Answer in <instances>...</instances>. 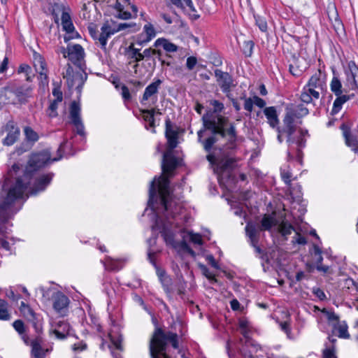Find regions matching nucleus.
Wrapping results in <instances>:
<instances>
[{
  "instance_id": "f257e3e1",
  "label": "nucleus",
  "mask_w": 358,
  "mask_h": 358,
  "mask_svg": "<svg viewBox=\"0 0 358 358\" xmlns=\"http://www.w3.org/2000/svg\"><path fill=\"white\" fill-rule=\"evenodd\" d=\"M201 120L203 129L197 132L198 142L207 153L206 160L218 175L233 171L237 162L234 152L238 139L236 124L227 116L212 113H206Z\"/></svg>"
},
{
  "instance_id": "f03ea898",
  "label": "nucleus",
  "mask_w": 358,
  "mask_h": 358,
  "mask_svg": "<svg viewBox=\"0 0 358 358\" xmlns=\"http://www.w3.org/2000/svg\"><path fill=\"white\" fill-rule=\"evenodd\" d=\"M50 161V153L48 151L43 150L32 153L23 176L17 178L15 182L8 188L6 196L0 202V209L4 211L10 210L15 201L22 199L34 173L45 167Z\"/></svg>"
},
{
  "instance_id": "7ed1b4c3",
  "label": "nucleus",
  "mask_w": 358,
  "mask_h": 358,
  "mask_svg": "<svg viewBox=\"0 0 358 358\" xmlns=\"http://www.w3.org/2000/svg\"><path fill=\"white\" fill-rule=\"evenodd\" d=\"M169 343H171L173 348L178 349V334L157 327L149 343L150 358H173L168 350Z\"/></svg>"
},
{
  "instance_id": "20e7f679",
  "label": "nucleus",
  "mask_w": 358,
  "mask_h": 358,
  "mask_svg": "<svg viewBox=\"0 0 358 358\" xmlns=\"http://www.w3.org/2000/svg\"><path fill=\"white\" fill-rule=\"evenodd\" d=\"M309 114V110L303 103H289L285 107L282 123L285 129V137L292 142L291 136L296 131L297 124L302 123V118Z\"/></svg>"
},
{
  "instance_id": "39448f33",
  "label": "nucleus",
  "mask_w": 358,
  "mask_h": 358,
  "mask_svg": "<svg viewBox=\"0 0 358 358\" xmlns=\"http://www.w3.org/2000/svg\"><path fill=\"white\" fill-rule=\"evenodd\" d=\"M159 195L163 215L166 220L173 219L179 213L180 206L172 199L168 179H164L163 184L159 189Z\"/></svg>"
},
{
  "instance_id": "423d86ee",
  "label": "nucleus",
  "mask_w": 358,
  "mask_h": 358,
  "mask_svg": "<svg viewBox=\"0 0 358 358\" xmlns=\"http://www.w3.org/2000/svg\"><path fill=\"white\" fill-rule=\"evenodd\" d=\"M32 90L33 87L31 85L21 83L17 80L9 81L3 87V91L13 94L20 103H25L27 101V98L31 96Z\"/></svg>"
},
{
  "instance_id": "0eeeda50",
  "label": "nucleus",
  "mask_w": 358,
  "mask_h": 358,
  "mask_svg": "<svg viewBox=\"0 0 358 358\" xmlns=\"http://www.w3.org/2000/svg\"><path fill=\"white\" fill-rule=\"evenodd\" d=\"M263 113L269 127L276 131L278 141L282 143L285 137V129L283 123L282 125L280 124V120L276 108L275 106L266 107L264 108Z\"/></svg>"
},
{
  "instance_id": "6e6552de",
  "label": "nucleus",
  "mask_w": 358,
  "mask_h": 358,
  "mask_svg": "<svg viewBox=\"0 0 358 358\" xmlns=\"http://www.w3.org/2000/svg\"><path fill=\"white\" fill-rule=\"evenodd\" d=\"M61 52L64 57H68L71 62L83 71V60L85 52L83 48L80 45L76 44L73 46H68L67 50L62 47Z\"/></svg>"
},
{
  "instance_id": "1a4fd4ad",
  "label": "nucleus",
  "mask_w": 358,
  "mask_h": 358,
  "mask_svg": "<svg viewBox=\"0 0 358 358\" xmlns=\"http://www.w3.org/2000/svg\"><path fill=\"white\" fill-rule=\"evenodd\" d=\"M2 132L6 133V137L2 140V144L4 146H11L20 138V127L13 120L8 121L6 124L2 127Z\"/></svg>"
},
{
  "instance_id": "9d476101",
  "label": "nucleus",
  "mask_w": 358,
  "mask_h": 358,
  "mask_svg": "<svg viewBox=\"0 0 358 358\" xmlns=\"http://www.w3.org/2000/svg\"><path fill=\"white\" fill-rule=\"evenodd\" d=\"M80 113L81 108L79 102L73 101L69 107V117L72 124L76 129L77 134L83 136L85 135V132Z\"/></svg>"
},
{
  "instance_id": "9b49d317",
  "label": "nucleus",
  "mask_w": 358,
  "mask_h": 358,
  "mask_svg": "<svg viewBox=\"0 0 358 358\" xmlns=\"http://www.w3.org/2000/svg\"><path fill=\"white\" fill-rule=\"evenodd\" d=\"M289 62V71L295 77L301 76L307 69L306 59L296 55H292Z\"/></svg>"
},
{
  "instance_id": "f8f14e48",
  "label": "nucleus",
  "mask_w": 358,
  "mask_h": 358,
  "mask_svg": "<svg viewBox=\"0 0 358 358\" xmlns=\"http://www.w3.org/2000/svg\"><path fill=\"white\" fill-rule=\"evenodd\" d=\"M215 76L222 91L226 94L229 93L233 85L232 76L229 73L224 72L218 69L215 70Z\"/></svg>"
},
{
  "instance_id": "ddd939ff",
  "label": "nucleus",
  "mask_w": 358,
  "mask_h": 358,
  "mask_svg": "<svg viewBox=\"0 0 358 358\" xmlns=\"http://www.w3.org/2000/svg\"><path fill=\"white\" fill-rule=\"evenodd\" d=\"M311 90H317L322 92L326 87V77L322 75L321 70L318 69L308 80L305 85Z\"/></svg>"
},
{
  "instance_id": "4468645a",
  "label": "nucleus",
  "mask_w": 358,
  "mask_h": 358,
  "mask_svg": "<svg viewBox=\"0 0 358 358\" xmlns=\"http://www.w3.org/2000/svg\"><path fill=\"white\" fill-rule=\"evenodd\" d=\"M52 300L55 310L61 315H64L68 310L70 302L69 298L62 292H57L52 296Z\"/></svg>"
},
{
  "instance_id": "2eb2a0df",
  "label": "nucleus",
  "mask_w": 358,
  "mask_h": 358,
  "mask_svg": "<svg viewBox=\"0 0 358 358\" xmlns=\"http://www.w3.org/2000/svg\"><path fill=\"white\" fill-rule=\"evenodd\" d=\"M33 64L36 71L39 73L41 80H48V67L44 57L38 52H33Z\"/></svg>"
},
{
  "instance_id": "dca6fc26",
  "label": "nucleus",
  "mask_w": 358,
  "mask_h": 358,
  "mask_svg": "<svg viewBox=\"0 0 358 358\" xmlns=\"http://www.w3.org/2000/svg\"><path fill=\"white\" fill-rule=\"evenodd\" d=\"M52 178V173L43 174L37 177L35 179L33 187L31 189V194L35 195L38 192L45 190L51 182Z\"/></svg>"
},
{
  "instance_id": "f3484780",
  "label": "nucleus",
  "mask_w": 358,
  "mask_h": 358,
  "mask_svg": "<svg viewBox=\"0 0 358 358\" xmlns=\"http://www.w3.org/2000/svg\"><path fill=\"white\" fill-rule=\"evenodd\" d=\"M165 136L167 139L169 146L171 149H174L178 145V133L173 129V124L169 117L165 120Z\"/></svg>"
},
{
  "instance_id": "a211bd4d",
  "label": "nucleus",
  "mask_w": 358,
  "mask_h": 358,
  "mask_svg": "<svg viewBox=\"0 0 358 358\" xmlns=\"http://www.w3.org/2000/svg\"><path fill=\"white\" fill-rule=\"evenodd\" d=\"M341 129L343 131L345 144L355 152L358 151V141L357 138L351 134L350 128L346 124H342Z\"/></svg>"
},
{
  "instance_id": "6ab92c4d",
  "label": "nucleus",
  "mask_w": 358,
  "mask_h": 358,
  "mask_svg": "<svg viewBox=\"0 0 358 358\" xmlns=\"http://www.w3.org/2000/svg\"><path fill=\"white\" fill-rule=\"evenodd\" d=\"M43 342V338L40 335L31 340L30 345L31 347V355L34 358H45V352L42 348Z\"/></svg>"
},
{
  "instance_id": "aec40b11",
  "label": "nucleus",
  "mask_w": 358,
  "mask_h": 358,
  "mask_svg": "<svg viewBox=\"0 0 358 358\" xmlns=\"http://www.w3.org/2000/svg\"><path fill=\"white\" fill-rule=\"evenodd\" d=\"M162 83V80L157 78L155 79L150 85H148L145 89L141 102L143 103L144 101H148L152 96L157 94Z\"/></svg>"
},
{
  "instance_id": "412c9836",
  "label": "nucleus",
  "mask_w": 358,
  "mask_h": 358,
  "mask_svg": "<svg viewBox=\"0 0 358 358\" xmlns=\"http://www.w3.org/2000/svg\"><path fill=\"white\" fill-rule=\"evenodd\" d=\"M177 159L172 155L164 153L162 163V170L164 173L173 171L177 167Z\"/></svg>"
},
{
  "instance_id": "4be33fe9",
  "label": "nucleus",
  "mask_w": 358,
  "mask_h": 358,
  "mask_svg": "<svg viewBox=\"0 0 358 358\" xmlns=\"http://www.w3.org/2000/svg\"><path fill=\"white\" fill-rule=\"evenodd\" d=\"M320 92L317 90H311L310 88H307L305 86L303 87L300 94V100L302 103H310L313 99H318L320 98Z\"/></svg>"
},
{
  "instance_id": "5701e85b",
  "label": "nucleus",
  "mask_w": 358,
  "mask_h": 358,
  "mask_svg": "<svg viewBox=\"0 0 358 358\" xmlns=\"http://www.w3.org/2000/svg\"><path fill=\"white\" fill-rule=\"evenodd\" d=\"M143 34H145V39L141 40L142 36H138L136 43L143 45L150 41L156 36V31L153 25L148 22L143 27Z\"/></svg>"
},
{
  "instance_id": "b1692460",
  "label": "nucleus",
  "mask_w": 358,
  "mask_h": 358,
  "mask_svg": "<svg viewBox=\"0 0 358 358\" xmlns=\"http://www.w3.org/2000/svg\"><path fill=\"white\" fill-rule=\"evenodd\" d=\"M71 327L66 321H59L57 324L56 329L53 331L56 337L59 339H64L70 335Z\"/></svg>"
},
{
  "instance_id": "393cba45",
  "label": "nucleus",
  "mask_w": 358,
  "mask_h": 358,
  "mask_svg": "<svg viewBox=\"0 0 358 358\" xmlns=\"http://www.w3.org/2000/svg\"><path fill=\"white\" fill-rule=\"evenodd\" d=\"M286 138V142L288 145V147L291 146L292 144L296 143L297 145L296 148V157L297 159L300 163H301V155L302 151L301 149L305 148L306 144V139L304 137L298 136L297 137H294L293 135L291 136V138L292 140V142H289L287 140V137Z\"/></svg>"
},
{
  "instance_id": "a878e982",
  "label": "nucleus",
  "mask_w": 358,
  "mask_h": 358,
  "mask_svg": "<svg viewBox=\"0 0 358 358\" xmlns=\"http://www.w3.org/2000/svg\"><path fill=\"white\" fill-rule=\"evenodd\" d=\"M101 30V33L98 36L97 40L100 42L101 48H106L108 38L114 34V31L108 22L102 25Z\"/></svg>"
},
{
  "instance_id": "bb28decb",
  "label": "nucleus",
  "mask_w": 358,
  "mask_h": 358,
  "mask_svg": "<svg viewBox=\"0 0 358 358\" xmlns=\"http://www.w3.org/2000/svg\"><path fill=\"white\" fill-rule=\"evenodd\" d=\"M140 51L141 49L134 48L133 43H131L129 47L127 48L126 55L127 57L131 59L129 64L139 62L143 60V57Z\"/></svg>"
},
{
  "instance_id": "cd10ccee",
  "label": "nucleus",
  "mask_w": 358,
  "mask_h": 358,
  "mask_svg": "<svg viewBox=\"0 0 358 358\" xmlns=\"http://www.w3.org/2000/svg\"><path fill=\"white\" fill-rule=\"evenodd\" d=\"M157 275L159 276V280L162 285L164 292L171 295L173 292V289L171 288V278L166 275V272L164 271H158Z\"/></svg>"
},
{
  "instance_id": "c85d7f7f",
  "label": "nucleus",
  "mask_w": 358,
  "mask_h": 358,
  "mask_svg": "<svg viewBox=\"0 0 358 358\" xmlns=\"http://www.w3.org/2000/svg\"><path fill=\"white\" fill-rule=\"evenodd\" d=\"M337 97L334 101L332 110L331 112V115L337 114L342 108L343 105L350 99V95L340 94L336 95Z\"/></svg>"
},
{
  "instance_id": "c756f323",
  "label": "nucleus",
  "mask_w": 358,
  "mask_h": 358,
  "mask_svg": "<svg viewBox=\"0 0 358 358\" xmlns=\"http://www.w3.org/2000/svg\"><path fill=\"white\" fill-rule=\"evenodd\" d=\"M143 57V60L145 58L146 59H149L150 58H152L154 55H157V58L159 61L161 62L162 64H166L167 66H169L170 64L169 62L166 63L164 59H162V51L159 50H155L152 48H146L143 50V52L141 53Z\"/></svg>"
},
{
  "instance_id": "7c9ffc66",
  "label": "nucleus",
  "mask_w": 358,
  "mask_h": 358,
  "mask_svg": "<svg viewBox=\"0 0 358 358\" xmlns=\"http://www.w3.org/2000/svg\"><path fill=\"white\" fill-rule=\"evenodd\" d=\"M334 331H337V336L341 338H349L350 335L348 331V325L345 321L337 322V324H332Z\"/></svg>"
},
{
  "instance_id": "2f4dec72",
  "label": "nucleus",
  "mask_w": 358,
  "mask_h": 358,
  "mask_svg": "<svg viewBox=\"0 0 358 358\" xmlns=\"http://www.w3.org/2000/svg\"><path fill=\"white\" fill-rule=\"evenodd\" d=\"M160 234L167 244L171 245L173 247H175L173 232L165 224H163L162 225L161 229H160Z\"/></svg>"
},
{
  "instance_id": "473e14b6",
  "label": "nucleus",
  "mask_w": 358,
  "mask_h": 358,
  "mask_svg": "<svg viewBox=\"0 0 358 358\" xmlns=\"http://www.w3.org/2000/svg\"><path fill=\"white\" fill-rule=\"evenodd\" d=\"M25 140L34 145L39 139V136L31 127L26 126L23 129Z\"/></svg>"
},
{
  "instance_id": "72a5a7b5",
  "label": "nucleus",
  "mask_w": 358,
  "mask_h": 358,
  "mask_svg": "<svg viewBox=\"0 0 358 358\" xmlns=\"http://www.w3.org/2000/svg\"><path fill=\"white\" fill-rule=\"evenodd\" d=\"M334 76L330 83L331 91L335 95H340L343 94L342 83L338 77L336 75L335 71H333Z\"/></svg>"
},
{
  "instance_id": "f704fd0d",
  "label": "nucleus",
  "mask_w": 358,
  "mask_h": 358,
  "mask_svg": "<svg viewBox=\"0 0 358 358\" xmlns=\"http://www.w3.org/2000/svg\"><path fill=\"white\" fill-rule=\"evenodd\" d=\"M62 24L63 29L67 33H71L74 30V26L72 23L70 15L63 11L62 14Z\"/></svg>"
},
{
  "instance_id": "c9c22d12",
  "label": "nucleus",
  "mask_w": 358,
  "mask_h": 358,
  "mask_svg": "<svg viewBox=\"0 0 358 358\" xmlns=\"http://www.w3.org/2000/svg\"><path fill=\"white\" fill-rule=\"evenodd\" d=\"M275 224V220L273 217L268 215H264L261 221L259 231H269Z\"/></svg>"
},
{
  "instance_id": "e433bc0d",
  "label": "nucleus",
  "mask_w": 358,
  "mask_h": 358,
  "mask_svg": "<svg viewBox=\"0 0 358 358\" xmlns=\"http://www.w3.org/2000/svg\"><path fill=\"white\" fill-rule=\"evenodd\" d=\"M64 78L66 79L69 87H72L74 85V80H77L76 74H73V67L70 64H68L66 68V72L64 75Z\"/></svg>"
},
{
  "instance_id": "4c0bfd02",
  "label": "nucleus",
  "mask_w": 358,
  "mask_h": 358,
  "mask_svg": "<svg viewBox=\"0 0 358 358\" xmlns=\"http://www.w3.org/2000/svg\"><path fill=\"white\" fill-rule=\"evenodd\" d=\"M105 266L106 268L110 271H117L122 268V262L119 260H115L110 257H108L107 262Z\"/></svg>"
},
{
  "instance_id": "58836bf2",
  "label": "nucleus",
  "mask_w": 358,
  "mask_h": 358,
  "mask_svg": "<svg viewBox=\"0 0 358 358\" xmlns=\"http://www.w3.org/2000/svg\"><path fill=\"white\" fill-rule=\"evenodd\" d=\"M141 112L143 114V120L145 122H149L150 127L154 128L155 127V117H154L155 116V109L142 110Z\"/></svg>"
},
{
  "instance_id": "ea45409f",
  "label": "nucleus",
  "mask_w": 358,
  "mask_h": 358,
  "mask_svg": "<svg viewBox=\"0 0 358 358\" xmlns=\"http://www.w3.org/2000/svg\"><path fill=\"white\" fill-rule=\"evenodd\" d=\"M348 69L353 79L354 86L355 88H358V80L356 79V78H358V67L355 64V62L350 61L348 63Z\"/></svg>"
},
{
  "instance_id": "a19ab883",
  "label": "nucleus",
  "mask_w": 358,
  "mask_h": 358,
  "mask_svg": "<svg viewBox=\"0 0 358 358\" xmlns=\"http://www.w3.org/2000/svg\"><path fill=\"white\" fill-rule=\"evenodd\" d=\"M294 230V226L287 222H282L279 226V231L282 236L285 237L291 234Z\"/></svg>"
},
{
  "instance_id": "79ce46f5",
  "label": "nucleus",
  "mask_w": 358,
  "mask_h": 358,
  "mask_svg": "<svg viewBox=\"0 0 358 358\" xmlns=\"http://www.w3.org/2000/svg\"><path fill=\"white\" fill-rule=\"evenodd\" d=\"M27 308L28 314L29 315V317H29V320L32 322V324H33L34 328L36 330V332L39 334V333L41 331L42 328H41V324H38V322L35 321L36 320V314H35L34 311L29 306H27Z\"/></svg>"
},
{
  "instance_id": "37998d69",
  "label": "nucleus",
  "mask_w": 358,
  "mask_h": 358,
  "mask_svg": "<svg viewBox=\"0 0 358 358\" xmlns=\"http://www.w3.org/2000/svg\"><path fill=\"white\" fill-rule=\"evenodd\" d=\"M210 104L213 106V111L208 110L206 113H212L213 115H220V113L222 112L224 108V104L218 100H212Z\"/></svg>"
},
{
  "instance_id": "c03bdc74",
  "label": "nucleus",
  "mask_w": 358,
  "mask_h": 358,
  "mask_svg": "<svg viewBox=\"0 0 358 358\" xmlns=\"http://www.w3.org/2000/svg\"><path fill=\"white\" fill-rule=\"evenodd\" d=\"M156 178H155L152 181L150 182V188H149V199H148V206H151L153 205L154 199L157 195V186H156Z\"/></svg>"
},
{
  "instance_id": "a18cd8bd",
  "label": "nucleus",
  "mask_w": 358,
  "mask_h": 358,
  "mask_svg": "<svg viewBox=\"0 0 358 358\" xmlns=\"http://www.w3.org/2000/svg\"><path fill=\"white\" fill-rule=\"evenodd\" d=\"M59 103H60V101H57L56 100L50 101V106L46 110L47 115L50 117L53 118L58 115L57 108Z\"/></svg>"
},
{
  "instance_id": "49530a36",
  "label": "nucleus",
  "mask_w": 358,
  "mask_h": 358,
  "mask_svg": "<svg viewBox=\"0 0 358 358\" xmlns=\"http://www.w3.org/2000/svg\"><path fill=\"white\" fill-rule=\"evenodd\" d=\"M313 252L312 254L314 256V259L316 265L322 264L323 261V257L322 256V250L316 244H313Z\"/></svg>"
},
{
  "instance_id": "de8ad7c7",
  "label": "nucleus",
  "mask_w": 358,
  "mask_h": 358,
  "mask_svg": "<svg viewBox=\"0 0 358 358\" xmlns=\"http://www.w3.org/2000/svg\"><path fill=\"white\" fill-rule=\"evenodd\" d=\"M245 232H246V235L249 238H252L253 236H257L256 224L251 222H248L246 224V227H245Z\"/></svg>"
},
{
  "instance_id": "09e8293b",
  "label": "nucleus",
  "mask_w": 358,
  "mask_h": 358,
  "mask_svg": "<svg viewBox=\"0 0 358 358\" xmlns=\"http://www.w3.org/2000/svg\"><path fill=\"white\" fill-rule=\"evenodd\" d=\"M322 313L325 314L329 322L332 324H337L339 322V317L333 311H329L325 309L322 310Z\"/></svg>"
},
{
  "instance_id": "8fccbe9b",
  "label": "nucleus",
  "mask_w": 358,
  "mask_h": 358,
  "mask_svg": "<svg viewBox=\"0 0 358 358\" xmlns=\"http://www.w3.org/2000/svg\"><path fill=\"white\" fill-rule=\"evenodd\" d=\"M13 327L20 335H22L26 331L24 324L21 320H15L13 323Z\"/></svg>"
},
{
  "instance_id": "3c124183",
  "label": "nucleus",
  "mask_w": 358,
  "mask_h": 358,
  "mask_svg": "<svg viewBox=\"0 0 358 358\" xmlns=\"http://www.w3.org/2000/svg\"><path fill=\"white\" fill-rule=\"evenodd\" d=\"M249 347H246L243 345V347H239L237 348V352L243 358H254L252 350H248Z\"/></svg>"
},
{
  "instance_id": "603ef678",
  "label": "nucleus",
  "mask_w": 358,
  "mask_h": 358,
  "mask_svg": "<svg viewBox=\"0 0 358 358\" xmlns=\"http://www.w3.org/2000/svg\"><path fill=\"white\" fill-rule=\"evenodd\" d=\"M198 266L199 268L201 270L203 275L206 276L208 280H210V281H217L215 277L210 273L209 269L207 268L206 265L199 263Z\"/></svg>"
},
{
  "instance_id": "864d4df0",
  "label": "nucleus",
  "mask_w": 358,
  "mask_h": 358,
  "mask_svg": "<svg viewBox=\"0 0 358 358\" xmlns=\"http://www.w3.org/2000/svg\"><path fill=\"white\" fill-rule=\"evenodd\" d=\"M254 45L255 44L252 41H245L243 43V53L248 57L251 56Z\"/></svg>"
},
{
  "instance_id": "5fc2aeb1",
  "label": "nucleus",
  "mask_w": 358,
  "mask_h": 358,
  "mask_svg": "<svg viewBox=\"0 0 358 358\" xmlns=\"http://www.w3.org/2000/svg\"><path fill=\"white\" fill-rule=\"evenodd\" d=\"M243 345L246 347L252 348V353H256L262 349L260 345L252 338L250 341L248 340L247 342H244Z\"/></svg>"
},
{
  "instance_id": "6e6d98bb",
  "label": "nucleus",
  "mask_w": 358,
  "mask_h": 358,
  "mask_svg": "<svg viewBox=\"0 0 358 358\" xmlns=\"http://www.w3.org/2000/svg\"><path fill=\"white\" fill-rule=\"evenodd\" d=\"M256 24L258 26L262 31H267V22L266 21L260 16H255Z\"/></svg>"
},
{
  "instance_id": "4d7b16f0",
  "label": "nucleus",
  "mask_w": 358,
  "mask_h": 358,
  "mask_svg": "<svg viewBox=\"0 0 358 358\" xmlns=\"http://www.w3.org/2000/svg\"><path fill=\"white\" fill-rule=\"evenodd\" d=\"M280 175L282 180L291 189V178L292 176V173L289 171L281 170Z\"/></svg>"
},
{
  "instance_id": "13d9d810",
  "label": "nucleus",
  "mask_w": 358,
  "mask_h": 358,
  "mask_svg": "<svg viewBox=\"0 0 358 358\" xmlns=\"http://www.w3.org/2000/svg\"><path fill=\"white\" fill-rule=\"evenodd\" d=\"M180 247L183 251L187 252L192 257H196V252L189 247L186 241L182 240L180 243Z\"/></svg>"
},
{
  "instance_id": "bf43d9fd",
  "label": "nucleus",
  "mask_w": 358,
  "mask_h": 358,
  "mask_svg": "<svg viewBox=\"0 0 358 358\" xmlns=\"http://www.w3.org/2000/svg\"><path fill=\"white\" fill-rule=\"evenodd\" d=\"M189 240L194 244L203 245L201 236L199 234H194L192 231L188 232Z\"/></svg>"
},
{
  "instance_id": "052dcab7",
  "label": "nucleus",
  "mask_w": 358,
  "mask_h": 358,
  "mask_svg": "<svg viewBox=\"0 0 358 358\" xmlns=\"http://www.w3.org/2000/svg\"><path fill=\"white\" fill-rule=\"evenodd\" d=\"M323 358H337L334 345L331 348H327L323 350Z\"/></svg>"
},
{
  "instance_id": "680f3d73",
  "label": "nucleus",
  "mask_w": 358,
  "mask_h": 358,
  "mask_svg": "<svg viewBox=\"0 0 358 358\" xmlns=\"http://www.w3.org/2000/svg\"><path fill=\"white\" fill-rule=\"evenodd\" d=\"M241 99H244V108L245 110H248V112H252L253 109V99L251 98H246L245 95L241 97Z\"/></svg>"
},
{
  "instance_id": "e2e57ef3",
  "label": "nucleus",
  "mask_w": 358,
  "mask_h": 358,
  "mask_svg": "<svg viewBox=\"0 0 358 358\" xmlns=\"http://www.w3.org/2000/svg\"><path fill=\"white\" fill-rule=\"evenodd\" d=\"M280 326L281 329L287 334V336L289 338H292V337L291 336L292 330L290 328L289 322H280Z\"/></svg>"
},
{
  "instance_id": "0e129e2a",
  "label": "nucleus",
  "mask_w": 358,
  "mask_h": 358,
  "mask_svg": "<svg viewBox=\"0 0 358 358\" xmlns=\"http://www.w3.org/2000/svg\"><path fill=\"white\" fill-rule=\"evenodd\" d=\"M163 48L169 52H176L178 50L177 45L169 42L168 40L165 39V42L164 43Z\"/></svg>"
},
{
  "instance_id": "69168bd1",
  "label": "nucleus",
  "mask_w": 358,
  "mask_h": 358,
  "mask_svg": "<svg viewBox=\"0 0 358 358\" xmlns=\"http://www.w3.org/2000/svg\"><path fill=\"white\" fill-rule=\"evenodd\" d=\"M121 94L124 101H129L131 99L129 88L123 85L121 87Z\"/></svg>"
},
{
  "instance_id": "338daca9",
  "label": "nucleus",
  "mask_w": 358,
  "mask_h": 358,
  "mask_svg": "<svg viewBox=\"0 0 358 358\" xmlns=\"http://www.w3.org/2000/svg\"><path fill=\"white\" fill-rule=\"evenodd\" d=\"M197 63V59L195 57L191 56L187 57L186 66L189 70H192Z\"/></svg>"
},
{
  "instance_id": "774afa93",
  "label": "nucleus",
  "mask_w": 358,
  "mask_h": 358,
  "mask_svg": "<svg viewBox=\"0 0 358 358\" xmlns=\"http://www.w3.org/2000/svg\"><path fill=\"white\" fill-rule=\"evenodd\" d=\"M313 293L321 301H324L326 299L324 291L319 287H313Z\"/></svg>"
}]
</instances>
